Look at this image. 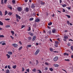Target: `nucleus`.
<instances>
[{"instance_id":"59","label":"nucleus","mask_w":73,"mask_h":73,"mask_svg":"<svg viewBox=\"0 0 73 73\" xmlns=\"http://www.w3.org/2000/svg\"><path fill=\"white\" fill-rule=\"evenodd\" d=\"M45 64L46 65H48V63L46 62L45 63Z\"/></svg>"},{"instance_id":"33","label":"nucleus","mask_w":73,"mask_h":73,"mask_svg":"<svg viewBox=\"0 0 73 73\" xmlns=\"http://www.w3.org/2000/svg\"><path fill=\"white\" fill-rule=\"evenodd\" d=\"M37 70L39 72V73H42V72L40 70Z\"/></svg>"},{"instance_id":"36","label":"nucleus","mask_w":73,"mask_h":73,"mask_svg":"<svg viewBox=\"0 0 73 73\" xmlns=\"http://www.w3.org/2000/svg\"><path fill=\"white\" fill-rule=\"evenodd\" d=\"M29 40H30L32 39V37H30L28 38Z\"/></svg>"},{"instance_id":"34","label":"nucleus","mask_w":73,"mask_h":73,"mask_svg":"<svg viewBox=\"0 0 73 73\" xmlns=\"http://www.w3.org/2000/svg\"><path fill=\"white\" fill-rule=\"evenodd\" d=\"M0 37L4 38V36L3 35H0Z\"/></svg>"},{"instance_id":"62","label":"nucleus","mask_w":73,"mask_h":73,"mask_svg":"<svg viewBox=\"0 0 73 73\" xmlns=\"http://www.w3.org/2000/svg\"><path fill=\"white\" fill-rule=\"evenodd\" d=\"M31 33H32L31 32H29V33L28 34L29 35H31Z\"/></svg>"},{"instance_id":"54","label":"nucleus","mask_w":73,"mask_h":73,"mask_svg":"<svg viewBox=\"0 0 73 73\" xmlns=\"http://www.w3.org/2000/svg\"><path fill=\"white\" fill-rule=\"evenodd\" d=\"M65 10L64 9H63V12H65Z\"/></svg>"},{"instance_id":"32","label":"nucleus","mask_w":73,"mask_h":73,"mask_svg":"<svg viewBox=\"0 0 73 73\" xmlns=\"http://www.w3.org/2000/svg\"><path fill=\"white\" fill-rule=\"evenodd\" d=\"M63 7H66V4H64V5H62Z\"/></svg>"},{"instance_id":"3","label":"nucleus","mask_w":73,"mask_h":73,"mask_svg":"<svg viewBox=\"0 0 73 73\" xmlns=\"http://www.w3.org/2000/svg\"><path fill=\"white\" fill-rule=\"evenodd\" d=\"M58 56H56L54 58L53 60L54 61H57L58 60Z\"/></svg>"},{"instance_id":"12","label":"nucleus","mask_w":73,"mask_h":73,"mask_svg":"<svg viewBox=\"0 0 73 73\" xmlns=\"http://www.w3.org/2000/svg\"><path fill=\"white\" fill-rule=\"evenodd\" d=\"M54 66L55 67H58V66H59V65L57 64H55L54 65Z\"/></svg>"},{"instance_id":"24","label":"nucleus","mask_w":73,"mask_h":73,"mask_svg":"<svg viewBox=\"0 0 73 73\" xmlns=\"http://www.w3.org/2000/svg\"><path fill=\"white\" fill-rule=\"evenodd\" d=\"M52 24V23L51 22H50L48 24V25L49 26L51 25Z\"/></svg>"},{"instance_id":"46","label":"nucleus","mask_w":73,"mask_h":73,"mask_svg":"<svg viewBox=\"0 0 73 73\" xmlns=\"http://www.w3.org/2000/svg\"><path fill=\"white\" fill-rule=\"evenodd\" d=\"M8 68L9 69H11V67H10V66L8 65Z\"/></svg>"},{"instance_id":"31","label":"nucleus","mask_w":73,"mask_h":73,"mask_svg":"<svg viewBox=\"0 0 73 73\" xmlns=\"http://www.w3.org/2000/svg\"><path fill=\"white\" fill-rule=\"evenodd\" d=\"M11 26L9 25H7L5 26L6 28H9Z\"/></svg>"},{"instance_id":"57","label":"nucleus","mask_w":73,"mask_h":73,"mask_svg":"<svg viewBox=\"0 0 73 73\" xmlns=\"http://www.w3.org/2000/svg\"><path fill=\"white\" fill-rule=\"evenodd\" d=\"M29 29H28L27 30V31H31V27H29Z\"/></svg>"},{"instance_id":"14","label":"nucleus","mask_w":73,"mask_h":73,"mask_svg":"<svg viewBox=\"0 0 73 73\" xmlns=\"http://www.w3.org/2000/svg\"><path fill=\"white\" fill-rule=\"evenodd\" d=\"M17 66H16V65H13V66L12 68L13 69H15V68H16Z\"/></svg>"},{"instance_id":"61","label":"nucleus","mask_w":73,"mask_h":73,"mask_svg":"<svg viewBox=\"0 0 73 73\" xmlns=\"http://www.w3.org/2000/svg\"><path fill=\"white\" fill-rule=\"evenodd\" d=\"M60 3H62V0H59Z\"/></svg>"},{"instance_id":"8","label":"nucleus","mask_w":73,"mask_h":73,"mask_svg":"<svg viewBox=\"0 0 73 73\" xmlns=\"http://www.w3.org/2000/svg\"><path fill=\"white\" fill-rule=\"evenodd\" d=\"M35 7H36V5L34 4H33L31 5V7L32 8H35Z\"/></svg>"},{"instance_id":"28","label":"nucleus","mask_w":73,"mask_h":73,"mask_svg":"<svg viewBox=\"0 0 73 73\" xmlns=\"http://www.w3.org/2000/svg\"><path fill=\"white\" fill-rule=\"evenodd\" d=\"M5 15H7V14L8 13V12L7 11H5Z\"/></svg>"},{"instance_id":"53","label":"nucleus","mask_w":73,"mask_h":73,"mask_svg":"<svg viewBox=\"0 0 73 73\" xmlns=\"http://www.w3.org/2000/svg\"><path fill=\"white\" fill-rule=\"evenodd\" d=\"M30 35L31 36H33V34L31 33V34Z\"/></svg>"},{"instance_id":"51","label":"nucleus","mask_w":73,"mask_h":73,"mask_svg":"<svg viewBox=\"0 0 73 73\" xmlns=\"http://www.w3.org/2000/svg\"><path fill=\"white\" fill-rule=\"evenodd\" d=\"M10 37L12 38V39H14V38L11 35L10 36Z\"/></svg>"},{"instance_id":"20","label":"nucleus","mask_w":73,"mask_h":73,"mask_svg":"<svg viewBox=\"0 0 73 73\" xmlns=\"http://www.w3.org/2000/svg\"><path fill=\"white\" fill-rule=\"evenodd\" d=\"M26 12H28L29 11V9L28 7H26Z\"/></svg>"},{"instance_id":"48","label":"nucleus","mask_w":73,"mask_h":73,"mask_svg":"<svg viewBox=\"0 0 73 73\" xmlns=\"http://www.w3.org/2000/svg\"><path fill=\"white\" fill-rule=\"evenodd\" d=\"M65 61H70V60H69V59H65Z\"/></svg>"},{"instance_id":"47","label":"nucleus","mask_w":73,"mask_h":73,"mask_svg":"<svg viewBox=\"0 0 73 73\" xmlns=\"http://www.w3.org/2000/svg\"><path fill=\"white\" fill-rule=\"evenodd\" d=\"M67 23L68 25H69V21H67Z\"/></svg>"},{"instance_id":"39","label":"nucleus","mask_w":73,"mask_h":73,"mask_svg":"<svg viewBox=\"0 0 73 73\" xmlns=\"http://www.w3.org/2000/svg\"><path fill=\"white\" fill-rule=\"evenodd\" d=\"M3 0H1V4H2V5H3L4 4V2H3Z\"/></svg>"},{"instance_id":"23","label":"nucleus","mask_w":73,"mask_h":73,"mask_svg":"<svg viewBox=\"0 0 73 73\" xmlns=\"http://www.w3.org/2000/svg\"><path fill=\"white\" fill-rule=\"evenodd\" d=\"M50 51L51 52H53V48H50Z\"/></svg>"},{"instance_id":"17","label":"nucleus","mask_w":73,"mask_h":73,"mask_svg":"<svg viewBox=\"0 0 73 73\" xmlns=\"http://www.w3.org/2000/svg\"><path fill=\"white\" fill-rule=\"evenodd\" d=\"M11 33H12V36H13L14 35V34H15V33H14V31H11Z\"/></svg>"},{"instance_id":"7","label":"nucleus","mask_w":73,"mask_h":73,"mask_svg":"<svg viewBox=\"0 0 73 73\" xmlns=\"http://www.w3.org/2000/svg\"><path fill=\"white\" fill-rule=\"evenodd\" d=\"M36 36H34L33 37V38L32 40V41H35V40H36Z\"/></svg>"},{"instance_id":"21","label":"nucleus","mask_w":73,"mask_h":73,"mask_svg":"<svg viewBox=\"0 0 73 73\" xmlns=\"http://www.w3.org/2000/svg\"><path fill=\"white\" fill-rule=\"evenodd\" d=\"M64 54V56H65L66 55V56H69V54L68 53H65Z\"/></svg>"},{"instance_id":"26","label":"nucleus","mask_w":73,"mask_h":73,"mask_svg":"<svg viewBox=\"0 0 73 73\" xmlns=\"http://www.w3.org/2000/svg\"><path fill=\"white\" fill-rule=\"evenodd\" d=\"M7 56L8 58H9L11 57V56L8 54H7Z\"/></svg>"},{"instance_id":"13","label":"nucleus","mask_w":73,"mask_h":73,"mask_svg":"<svg viewBox=\"0 0 73 73\" xmlns=\"http://www.w3.org/2000/svg\"><path fill=\"white\" fill-rule=\"evenodd\" d=\"M6 73H9L10 72L9 71V70L7 69L6 70Z\"/></svg>"},{"instance_id":"49","label":"nucleus","mask_w":73,"mask_h":73,"mask_svg":"<svg viewBox=\"0 0 73 73\" xmlns=\"http://www.w3.org/2000/svg\"><path fill=\"white\" fill-rule=\"evenodd\" d=\"M25 27V26L23 25L22 26V27H21V29L23 28H24Z\"/></svg>"},{"instance_id":"27","label":"nucleus","mask_w":73,"mask_h":73,"mask_svg":"<svg viewBox=\"0 0 73 73\" xmlns=\"http://www.w3.org/2000/svg\"><path fill=\"white\" fill-rule=\"evenodd\" d=\"M0 25H3V23L2 22L0 21Z\"/></svg>"},{"instance_id":"41","label":"nucleus","mask_w":73,"mask_h":73,"mask_svg":"<svg viewBox=\"0 0 73 73\" xmlns=\"http://www.w3.org/2000/svg\"><path fill=\"white\" fill-rule=\"evenodd\" d=\"M3 42H4V41H1V42H0V44H3Z\"/></svg>"},{"instance_id":"4","label":"nucleus","mask_w":73,"mask_h":73,"mask_svg":"<svg viewBox=\"0 0 73 73\" xmlns=\"http://www.w3.org/2000/svg\"><path fill=\"white\" fill-rule=\"evenodd\" d=\"M12 45L14 47H17L18 46V45L16 43H14L12 44Z\"/></svg>"},{"instance_id":"38","label":"nucleus","mask_w":73,"mask_h":73,"mask_svg":"<svg viewBox=\"0 0 73 73\" xmlns=\"http://www.w3.org/2000/svg\"><path fill=\"white\" fill-rule=\"evenodd\" d=\"M49 69L51 72H52L53 70V68H50Z\"/></svg>"},{"instance_id":"18","label":"nucleus","mask_w":73,"mask_h":73,"mask_svg":"<svg viewBox=\"0 0 73 73\" xmlns=\"http://www.w3.org/2000/svg\"><path fill=\"white\" fill-rule=\"evenodd\" d=\"M34 19L33 18L31 17L29 19V20L30 21H32Z\"/></svg>"},{"instance_id":"42","label":"nucleus","mask_w":73,"mask_h":73,"mask_svg":"<svg viewBox=\"0 0 73 73\" xmlns=\"http://www.w3.org/2000/svg\"><path fill=\"white\" fill-rule=\"evenodd\" d=\"M71 48L72 50V51H73V46H71Z\"/></svg>"},{"instance_id":"58","label":"nucleus","mask_w":73,"mask_h":73,"mask_svg":"<svg viewBox=\"0 0 73 73\" xmlns=\"http://www.w3.org/2000/svg\"><path fill=\"white\" fill-rule=\"evenodd\" d=\"M19 44H20L21 45H22V43H21V41H19Z\"/></svg>"},{"instance_id":"50","label":"nucleus","mask_w":73,"mask_h":73,"mask_svg":"<svg viewBox=\"0 0 73 73\" xmlns=\"http://www.w3.org/2000/svg\"><path fill=\"white\" fill-rule=\"evenodd\" d=\"M5 44H6L5 43L3 42L2 43V45H5Z\"/></svg>"},{"instance_id":"37","label":"nucleus","mask_w":73,"mask_h":73,"mask_svg":"<svg viewBox=\"0 0 73 73\" xmlns=\"http://www.w3.org/2000/svg\"><path fill=\"white\" fill-rule=\"evenodd\" d=\"M66 16H67L68 18H70V16L68 15H66Z\"/></svg>"},{"instance_id":"55","label":"nucleus","mask_w":73,"mask_h":73,"mask_svg":"<svg viewBox=\"0 0 73 73\" xmlns=\"http://www.w3.org/2000/svg\"><path fill=\"white\" fill-rule=\"evenodd\" d=\"M41 4L42 5H44V4H45V3H41Z\"/></svg>"},{"instance_id":"15","label":"nucleus","mask_w":73,"mask_h":73,"mask_svg":"<svg viewBox=\"0 0 73 73\" xmlns=\"http://www.w3.org/2000/svg\"><path fill=\"white\" fill-rule=\"evenodd\" d=\"M8 14L9 16H11V15H12V13L11 12H9L8 13Z\"/></svg>"},{"instance_id":"40","label":"nucleus","mask_w":73,"mask_h":73,"mask_svg":"<svg viewBox=\"0 0 73 73\" xmlns=\"http://www.w3.org/2000/svg\"><path fill=\"white\" fill-rule=\"evenodd\" d=\"M25 70V69H24V68L22 67V72H24V71Z\"/></svg>"},{"instance_id":"63","label":"nucleus","mask_w":73,"mask_h":73,"mask_svg":"<svg viewBox=\"0 0 73 73\" xmlns=\"http://www.w3.org/2000/svg\"><path fill=\"white\" fill-rule=\"evenodd\" d=\"M67 45H68V46H69L70 45V43H68Z\"/></svg>"},{"instance_id":"10","label":"nucleus","mask_w":73,"mask_h":73,"mask_svg":"<svg viewBox=\"0 0 73 73\" xmlns=\"http://www.w3.org/2000/svg\"><path fill=\"white\" fill-rule=\"evenodd\" d=\"M35 22H39L40 21V19H36L35 20Z\"/></svg>"},{"instance_id":"19","label":"nucleus","mask_w":73,"mask_h":73,"mask_svg":"<svg viewBox=\"0 0 73 73\" xmlns=\"http://www.w3.org/2000/svg\"><path fill=\"white\" fill-rule=\"evenodd\" d=\"M32 71L34 72H36V69L34 68L32 70Z\"/></svg>"},{"instance_id":"16","label":"nucleus","mask_w":73,"mask_h":73,"mask_svg":"<svg viewBox=\"0 0 73 73\" xmlns=\"http://www.w3.org/2000/svg\"><path fill=\"white\" fill-rule=\"evenodd\" d=\"M12 2L14 4H16V2H15V0H13L12 1Z\"/></svg>"},{"instance_id":"25","label":"nucleus","mask_w":73,"mask_h":73,"mask_svg":"<svg viewBox=\"0 0 73 73\" xmlns=\"http://www.w3.org/2000/svg\"><path fill=\"white\" fill-rule=\"evenodd\" d=\"M8 54L11 55V54H12V52H8Z\"/></svg>"},{"instance_id":"43","label":"nucleus","mask_w":73,"mask_h":73,"mask_svg":"<svg viewBox=\"0 0 73 73\" xmlns=\"http://www.w3.org/2000/svg\"><path fill=\"white\" fill-rule=\"evenodd\" d=\"M36 64L37 65V64H38V60H36Z\"/></svg>"},{"instance_id":"5","label":"nucleus","mask_w":73,"mask_h":73,"mask_svg":"<svg viewBox=\"0 0 73 73\" xmlns=\"http://www.w3.org/2000/svg\"><path fill=\"white\" fill-rule=\"evenodd\" d=\"M18 11L19 12H21L22 11V8L20 7H18Z\"/></svg>"},{"instance_id":"11","label":"nucleus","mask_w":73,"mask_h":73,"mask_svg":"<svg viewBox=\"0 0 73 73\" xmlns=\"http://www.w3.org/2000/svg\"><path fill=\"white\" fill-rule=\"evenodd\" d=\"M64 39H68V37L66 35H64Z\"/></svg>"},{"instance_id":"9","label":"nucleus","mask_w":73,"mask_h":73,"mask_svg":"<svg viewBox=\"0 0 73 73\" xmlns=\"http://www.w3.org/2000/svg\"><path fill=\"white\" fill-rule=\"evenodd\" d=\"M56 29H53L52 30V32L53 33H56Z\"/></svg>"},{"instance_id":"2","label":"nucleus","mask_w":73,"mask_h":73,"mask_svg":"<svg viewBox=\"0 0 73 73\" xmlns=\"http://www.w3.org/2000/svg\"><path fill=\"white\" fill-rule=\"evenodd\" d=\"M40 52V50L39 49H38L37 50H36V52H35V55H37V54H38V53H39V52Z\"/></svg>"},{"instance_id":"52","label":"nucleus","mask_w":73,"mask_h":73,"mask_svg":"<svg viewBox=\"0 0 73 73\" xmlns=\"http://www.w3.org/2000/svg\"><path fill=\"white\" fill-rule=\"evenodd\" d=\"M21 49H22V46H21V47H20L19 48V50H20Z\"/></svg>"},{"instance_id":"45","label":"nucleus","mask_w":73,"mask_h":73,"mask_svg":"<svg viewBox=\"0 0 73 73\" xmlns=\"http://www.w3.org/2000/svg\"><path fill=\"white\" fill-rule=\"evenodd\" d=\"M48 67H46V68H45V70H48Z\"/></svg>"},{"instance_id":"30","label":"nucleus","mask_w":73,"mask_h":73,"mask_svg":"<svg viewBox=\"0 0 73 73\" xmlns=\"http://www.w3.org/2000/svg\"><path fill=\"white\" fill-rule=\"evenodd\" d=\"M55 43L56 45H58V44H59V42H58V41H56L55 42Z\"/></svg>"},{"instance_id":"22","label":"nucleus","mask_w":73,"mask_h":73,"mask_svg":"<svg viewBox=\"0 0 73 73\" xmlns=\"http://www.w3.org/2000/svg\"><path fill=\"white\" fill-rule=\"evenodd\" d=\"M0 16H3V13H2V11L0 10Z\"/></svg>"},{"instance_id":"35","label":"nucleus","mask_w":73,"mask_h":73,"mask_svg":"<svg viewBox=\"0 0 73 73\" xmlns=\"http://www.w3.org/2000/svg\"><path fill=\"white\" fill-rule=\"evenodd\" d=\"M7 0H5L4 1V3L6 4L7 2Z\"/></svg>"},{"instance_id":"29","label":"nucleus","mask_w":73,"mask_h":73,"mask_svg":"<svg viewBox=\"0 0 73 73\" xmlns=\"http://www.w3.org/2000/svg\"><path fill=\"white\" fill-rule=\"evenodd\" d=\"M27 46L28 48H31V47L32 46V45H31V44L28 45Z\"/></svg>"},{"instance_id":"60","label":"nucleus","mask_w":73,"mask_h":73,"mask_svg":"<svg viewBox=\"0 0 73 73\" xmlns=\"http://www.w3.org/2000/svg\"><path fill=\"white\" fill-rule=\"evenodd\" d=\"M8 67V66H5V69H7V67Z\"/></svg>"},{"instance_id":"1","label":"nucleus","mask_w":73,"mask_h":73,"mask_svg":"<svg viewBox=\"0 0 73 73\" xmlns=\"http://www.w3.org/2000/svg\"><path fill=\"white\" fill-rule=\"evenodd\" d=\"M16 19H19V20H20V19H21V17H20V16L16 14Z\"/></svg>"},{"instance_id":"6","label":"nucleus","mask_w":73,"mask_h":73,"mask_svg":"<svg viewBox=\"0 0 73 73\" xmlns=\"http://www.w3.org/2000/svg\"><path fill=\"white\" fill-rule=\"evenodd\" d=\"M7 7L8 8H9L11 10L12 9V6H11L10 5H7Z\"/></svg>"},{"instance_id":"56","label":"nucleus","mask_w":73,"mask_h":73,"mask_svg":"<svg viewBox=\"0 0 73 73\" xmlns=\"http://www.w3.org/2000/svg\"><path fill=\"white\" fill-rule=\"evenodd\" d=\"M5 20H10V19H8V18H7V19H5Z\"/></svg>"},{"instance_id":"64","label":"nucleus","mask_w":73,"mask_h":73,"mask_svg":"<svg viewBox=\"0 0 73 73\" xmlns=\"http://www.w3.org/2000/svg\"><path fill=\"white\" fill-rule=\"evenodd\" d=\"M17 22H19V20H18V19H17Z\"/></svg>"},{"instance_id":"44","label":"nucleus","mask_w":73,"mask_h":73,"mask_svg":"<svg viewBox=\"0 0 73 73\" xmlns=\"http://www.w3.org/2000/svg\"><path fill=\"white\" fill-rule=\"evenodd\" d=\"M26 71L27 72H29V69H28L26 70Z\"/></svg>"}]
</instances>
